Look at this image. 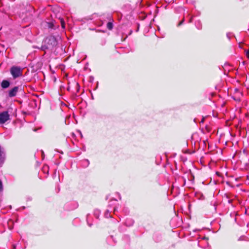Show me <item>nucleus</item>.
<instances>
[{"instance_id":"9d476101","label":"nucleus","mask_w":249,"mask_h":249,"mask_svg":"<svg viewBox=\"0 0 249 249\" xmlns=\"http://www.w3.org/2000/svg\"><path fill=\"white\" fill-rule=\"evenodd\" d=\"M184 22V19H183L181 21H180V22L178 24V26H180L181 25V24H182V23H183Z\"/></svg>"},{"instance_id":"20e7f679","label":"nucleus","mask_w":249,"mask_h":249,"mask_svg":"<svg viewBox=\"0 0 249 249\" xmlns=\"http://www.w3.org/2000/svg\"><path fill=\"white\" fill-rule=\"evenodd\" d=\"M18 87H15L14 88L11 89L8 92V96L10 97H15L18 91Z\"/></svg>"},{"instance_id":"f03ea898","label":"nucleus","mask_w":249,"mask_h":249,"mask_svg":"<svg viewBox=\"0 0 249 249\" xmlns=\"http://www.w3.org/2000/svg\"><path fill=\"white\" fill-rule=\"evenodd\" d=\"M10 72L14 78H16L22 75L21 69L18 67H12Z\"/></svg>"},{"instance_id":"f8f14e48","label":"nucleus","mask_w":249,"mask_h":249,"mask_svg":"<svg viewBox=\"0 0 249 249\" xmlns=\"http://www.w3.org/2000/svg\"><path fill=\"white\" fill-rule=\"evenodd\" d=\"M204 118H203V119H202L201 121V123H203V122H204Z\"/></svg>"},{"instance_id":"f257e3e1","label":"nucleus","mask_w":249,"mask_h":249,"mask_svg":"<svg viewBox=\"0 0 249 249\" xmlns=\"http://www.w3.org/2000/svg\"><path fill=\"white\" fill-rule=\"evenodd\" d=\"M44 44L41 46V50L45 51L46 50L52 49L57 45V41L54 36H50L46 37L43 42Z\"/></svg>"},{"instance_id":"1a4fd4ad","label":"nucleus","mask_w":249,"mask_h":249,"mask_svg":"<svg viewBox=\"0 0 249 249\" xmlns=\"http://www.w3.org/2000/svg\"><path fill=\"white\" fill-rule=\"evenodd\" d=\"M3 190V185L1 181L0 180V191Z\"/></svg>"},{"instance_id":"7ed1b4c3","label":"nucleus","mask_w":249,"mask_h":249,"mask_svg":"<svg viewBox=\"0 0 249 249\" xmlns=\"http://www.w3.org/2000/svg\"><path fill=\"white\" fill-rule=\"evenodd\" d=\"M10 120V115L7 111L0 113V124H3Z\"/></svg>"},{"instance_id":"ddd939ff","label":"nucleus","mask_w":249,"mask_h":249,"mask_svg":"<svg viewBox=\"0 0 249 249\" xmlns=\"http://www.w3.org/2000/svg\"><path fill=\"white\" fill-rule=\"evenodd\" d=\"M197 29H201V27H197Z\"/></svg>"},{"instance_id":"6e6552de","label":"nucleus","mask_w":249,"mask_h":249,"mask_svg":"<svg viewBox=\"0 0 249 249\" xmlns=\"http://www.w3.org/2000/svg\"><path fill=\"white\" fill-rule=\"evenodd\" d=\"M245 52L247 57H248V58L249 59V49L247 50H245Z\"/></svg>"},{"instance_id":"0eeeda50","label":"nucleus","mask_w":249,"mask_h":249,"mask_svg":"<svg viewBox=\"0 0 249 249\" xmlns=\"http://www.w3.org/2000/svg\"><path fill=\"white\" fill-rule=\"evenodd\" d=\"M60 22H61V25L62 28H65V21L62 18H60Z\"/></svg>"},{"instance_id":"423d86ee","label":"nucleus","mask_w":249,"mask_h":249,"mask_svg":"<svg viewBox=\"0 0 249 249\" xmlns=\"http://www.w3.org/2000/svg\"><path fill=\"white\" fill-rule=\"evenodd\" d=\"M113 23L111 22H108L107 24V28L108 29L111 30L113 28Z\"/></svg>"},{"instance_id":"9b49d317","label":"nucleus","mask_w":249,"mask_h":249,"mask_svg":"<svg viewBox=\"0 0 249 249\" xmlns=\"http://www.w3.org/2000/svg\"><path fill=\"white\" fill-rule=\"evenodd\" d=\"M105 215H106V216L107 217L108 216H109V215L108 214V211H107V212L106 213Z\"/></svg>"},{"instance_id":"39448f33","label":"nucleus","mask_w":249,"mask_h":249,"mask_svg":"<svg viewBox=\"0 0 249 249\" xmlns=\"http://www.w3.org/2000/svg\"><path fill=\"white\" fill-rule=\"evenodd\" d=\"M10 86V82L6 80H3L1 83V86L3 89H6Z\"/></svg>"}]
</instances>
